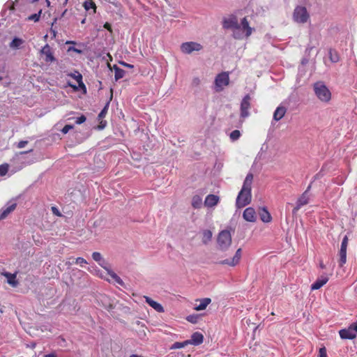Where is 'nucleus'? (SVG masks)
<instances>
[{
	"mask_svg": "<svg viewBox=\"0 0 357 357\" xmlns=\"http://www.w3.org/2000/svg\"><path fill=\"white\" fill-rule=\"evenodd\" d=\"M339 255V266L342 267L347 261V250H340Z\"/></svg>",
	"mask_w": 357,
	"mask_h": 357,
	"instance_id": "bb28decb",
	"label": "nucleus"
},
{
	"mask_svg": "<svg viewBox=\"0 0 357 357\" xmlns=\"http://www.w3.org/2000/svg\"><path fill=\"white\" fill-rule=\"evenodd\" d=\"M28 144L27 141H20L17 144V148L22 149Z\"/></svg>",
	"mask_w": 357,
	"mask_h": 357,
	"instance_id": "c03bdc74",
	"label": "nucleus"
},
{
	"mask_svg": "<svg viewBox=\"0 0 357 357\" xmlns=\"http://www.w3.org/2000/svg\"><path fill=\"white\" fill-rule=\"evenodd\" d=\"M310 188H311V185H309L304 192H307V194H309Z\"/></svg>",
	"mask_w": 357,
	"mask_h": 357,
	"instance_id": "6e6d98bb",
	"label": "nucleus"
},
{
	"mask_svg": "<svg viewBox=\"0 0 357 357\" xmlns=\"http://www.w3.org/2000/svg\"><path fill=\"white\" fill-rule=\"evenodd\" d=\"M46 1H47V6H50V2L48 0H47Z\"/></svg>",
	"mask_w": 357,
	"mask_h": 357,
	"instance_id": "bf43d9fd",
	"label": "nucleus"
},
{
	"mask_svg": "<svg viewBox=\"0 0 357 357\" xmlns=\"http://www.w3.org/2000/svg\"><path fill=\"white\" fill-rule=\"evenodd\" d=\"M86 117L84 115H81L79 117H77L75 122L77 124H81L86 121Z\"/></svg>",
	"mask_w": 357,
	"mask_h": 357,
	"instance_id": "37998d69",
	"label": "nucleus"
},
{
	"mask_svg": "<svg viewBox=\"0 0 357 357\" xmlns=\"http://www.w3.org/2000/svg\"><path fill=\"white\" fill-rule=\"evenodd\" d=\"M66 264H68V265H71V264H72V263H70V262H67V263H66Z\"/></svg>",
	"mask_w": 357,
	"mask_h": 357,
	"instance_id": "0e129e2a",
	"label": "nucleus"
},
{
	"mask_svg": "<svg viewBox=\"0 0 357 357\" xmlns=\"http://www.w3.org/2000/svg\"><path fill=\"white\" fill-rule=\"evenodd\" d=\"M71 76L77 82V83L79 84V86L80 87L85 88V86L82 82V76L81 74L77 73V75H73Z\"/></svg>",
	"mask_w": 357,
	"mask_h": 357,
	"instance_id": "7c9ffc66",
	"label": "nucleus"
},
{
	"mask_svg": "<svg viewBox=\"0 0 357 357\" xmlns=\"http://www.w3.org/2000/svg\"><path fill=\"white\" fill-rule=\"evenodd\" d=\"M17 207V203L10 201L7 206L1 208L0 211V220L7 218V216L15 210Z\"/></svg>",
	"mask_w": 357,
	"mask_h": 357,
	"instance_id": "f8f14e48",
	"label": "nucleus"
},
{
	"mask_svg": "<svg viewBox=\"0 0 357 357\" xmlns=\"http://www.w3.org/2000/svg\"><path fill=\"white\" fill-rule=\"evenodd\" d=\"M1 275H3L7 279V282L13 287H16L18 286L19 282L17 280V272L14 273H10L8 272H2Z\"/></svg>",
	"mask_w": 357,
	"mask_h": 357,
	"instance_id": "2eb2a0df",
	"label": "nucleus"
},
{
	"mask_svg": "<svg viewBox=\"0 0 357 357\" xmlns=\"http://www.w3.org/2000/svg\"><path fill=\"white\" fill-rule=\"evenodd\" d=\"M73 128V126L72 125H66L61 130V132L63 134H66L69 132L70 130Z\"/></svg>",
	"mask_w": 357,
	"mask_h": 357,
	"instance_id": "79ce46f5",
	"label": "nucleus"
},
{
	"mask_svg": "<svg viewBox=\"0 0 357 357\" xmlns=\"http://www.w3.org/2000/svg\"><path fill=\"white\" fill-rule=\"evenodd\" d=\"M251 97L249 94L244 96L241 103V116L246 118L250 115Z\"/></svg>",
	"mask_w": 357,
	"mask_h": 357,
	"instance_id": "1a4fd4ad",
	"label": "nucleus"
},
{
	"mask_svg": "<svg viewBox=\"0 0 357 357\" xmlns=\"http://www.w3.org/2000/svg\"><path fill=\"white\" fill-rule=\"evenodd\" d=\"M98 264L104 269H105L107 273L108 270H111L109 267L108 263L104 259H102V261H100V262H99Z\"/></svg>",
	"mask_w": 357,
	"mask_h": 357,
	"instance_id": "58836bf2",
	"label": "nucleus"
},
{
	"mask_svg": "<svg viewBox=\"0 0 357 357\" xmlns=\"http://www.w3.org/2000/svg\"><path fill=\"white\" fill-rule=\"evenodd\" d=\"M241 252H242L241 248H238L236 250V252L232 259H227L222 260L220 262V264L222 265H228L230 266H236L239 263L240 259L241 258Z\"/></svg>",
	"mask_w": 357,
	"mask_h": 357,
	"instance_id": "9d476101",
	"label": "nucleus"
},
{
	"mask_svg": "<svg viewBox=\"0 0 357 357\" xmlns=\"http://www.w3.org/2000/svg\"><path fill=\"white\" fill-rule=\"evenodd\" d=\"M65 13H66V10H64V12H63V15H63L65 14Z\"/></svg>",
	"mask_w": 357,
	"mask_h": 357,
	"instance_id": "69168bd1",
	"label": "nucleus"
},
{
	"mask_svg": "<svg viewBox=\"0 0 357 357\" xmlns=\"http://www.w3.org/2000/svg\"><path fill=\"white\" fill-rule=\"evenodd\" d=\"M287 112V109L284 106H279L276 108L273 113V120L278 121L282 119Z\"/></svg>",
	"mask_w": 357,
	"mask_h": 357,
	"instance_id": "6ab92c4d",
	"label": "nucleus"
},
{
	"mask_svg": "<svg viewBox=\"0 0 357 357\" xmlns=\"http://www.w3.org/2000/svg\"><path fill=\"white\" fill-rule=\"evenodd\" d=\"M68 43H74V42H73V41H70V42H66V44H68Z\"/></svg>",
	"mask_w": 357,
	"mask_h": 357,
	"instance_id": "680f3d73",
	"label": "nucleus"
},
{
	"mask_svg": "<svg viewBox=\"0 0 357 357\" xmlns=\"http://www.w3.org/2000/svg\"><path fill=\"white\" fill-rule=\"evenodd\" d=\"M187 341L189 342V344L197 346L203 342L204 336L202 333L195 332L191 335V339L188 340Z\"/></svg>",
	"mask_w": 357,
	"mask_h": 357,
	"instance_id": "f3484780",
	"label": "nucleus"
},
{
	"mask_svg": "<svg viewBox=\"0 0 357 357\" xmlns=\"http://www.w3.org/2000/svg\"><path fill=\"white\" fill-rule=\"evenodd\" d=\"M229 84V76L227 72L218 74L214 81V89L216 92L222 91Z\"/></svg>",
	"mask_w": 357,
	"mask_h": 357,
	"instance_id": "39448f33",
	"label": "nucleus"
},
{
	"mask_svg": "<svg viewBox=\"0 0 357 357\" xmlns=\"http://www.w3.org/2000/svg\"><path fill=\"white\" fill-rule=\"evenodd\" d=\"M144 298H145L146 302L151 307H153L155 311H157L158 312H163L165 311L164 307L159 303L153 301V299H151V298H149L148 296H144Z\"/></svg>",
	"mask_w": 357,
	"mask_h": 357,
	"instance_id": "aec40b11",
	"label": "nucleus"
},
{
	"mask_svg": "<svg viewBox=\"0 0 357 357\" xmlns=\"http://www.w3.org/2000/svg\"><path fill=\"white\" fill-rule=\"evenodd\" d=\"M31 151H32V149L29 151V152H31ZM28 153V151L22 152V153Z\"/></svg>",
	"mask_w": 357,
	"mask_h": 357,
	"instance_id": "13d9d810",
	"label": "nucleus"
},
{
	"mask_svg": "<svg viewBox=\"0 0 357 357\" xmlns=\"http://www.w3.org/2000/svg\"><path fill=\"white\" fill-rule=\"evenodd\" d=\"M2 79V78L0 77V81Z\"/></svg>",
	"mask_w": 357,
	"mask_h": 357,
	"instance_id": "338daca9",
	"label": "nucleus"
},
{
	"mask_svg": "<svg viewBox=\"0 0 357 357\" xmlns=\"http://www.w3.org/2000/svg\"><path fill=\"white\" fill-rule=\"evenodd\" d=\"M240 137L241 132L238 130H233L229 135V137L231 141H236Z\"/></svg>",
	"mask_w": 357,
	"mask_h": 357,
	"instance_id": "c756f323",
	"label": "nucleus"
},
{
	"mask_svg": "<svg viewBox=\"0 0 357 357\" xmlns=\"http://www.w3.org/2000/svg\"><path fill=\"white\" fill-rule=\"evenodd\" d=\"M8 171V165L7 164L0 165V176H4Z\"/></svg>",
	"mask_w": 357,
	"mask_h": 357,
	"instance_id": "e433bc0d",
	"label": "nucleus"
},
{
	"mask_svg": "<svg viewBox=\"0 0 357 357\" xmlns=\"http://www.w3.org/2000/svg\"><path fill=\"white\" fill-rule=\"evenodd\" d=\"M328 281V278L326 275H322L318 278L312 285V290H317L323 287Z\"/></svg>",
	"mask_w": 357,
	"mask_h": 357,
	"instance_id": "a211bd4d",
	"label": "nucleus"
},
{
	"mask_svg": "<svg viewBox=\"0 0 357 357\" xmlns=\"http://www.w3.org/2000/svg\"><path fill=\"white\" fill-rule=\"evenodd\" d=\"M202 205V199L199 195H195L192 199V206L195 208H199Z\"/></svg>",
	"mask_w": 357,
	"mask_h": 357,
	"instance_id": "5701e85b",
	"label": "nucleus"
},
{
	"mask_svg": "<svg viewBox=\"0 0 357 357\" xmlns=\"http://www.w3.org/2000/svg\"><path fill=\"white\" fill-rule=\"evenodd\" d=\"M107 107L105 106L104 109L100 112L98 114L99 118H103L105 116V114L107 113Z\"/></svg>",
	"mask_w": 357,
	"mask_h": 357,
	"instance_id": "a18cd8bd",
	"label": "nucleus"
},
{
	"mask_svg": "<svg viewBox=\"0 0 357 357\" xmlns=\"http://www.w3.org/2000/svg\"><path fill=\"white\" fill-rule=\"evenodd\" d=\"M41 13H42V10H40L38 13L33 14V15H30L28 17L29 20H33L34 22H38L40 19Z\"/></svg>",
	"mask_w": 357,
	"mask_h": 357,
	"instance_id": "c9c22d12",
	"label": "nucleus"
},
{
	"mask_svg": "<svg viewBox=\"0 0 357 357\" xmlns=\"http://www.w3.org/2000/svg\"><path fill=\"white\" fill-rule=\"evenodd\" d=\"M252 181L253 174L252 173L248 174L236 198V206L237 208H243L250 203L252 199L251 189Z\"/></svg>",
	"mask_w": 357,
	"mask_h": 357,
	"instance_id": "f257e3e1",
	"label": "nucleus"
},
{
	"mask_svg": "<svg viewBox=\"0 0 357 357\" xmlns=\"http://www.w3.org/2000/svg\"><path fill=\"white\" fill-rule=\"evenodd\" d=\"M260 218L264 222H269L271 221V216L269 212L264 208L262 212L260 213Z\"/></svg>",
	"mask_w": 357,
	"mask_h": 357,
	"instance_id": "393cba45",
	"label": "nucleus"
},
{
	"mask_svg": "<svg viewBox=\"0 0 357 357\" xmlns=\"http://www.w3.org/2000/svg\"><path fill=\"white\" fill-rule=\"evenodd\" d=\"M140 335H141L142 337H144L146 336V332H145V331L144 329L142 330Z\"/></svg>",
	"mask_w": 357,
	"mask_h": 357,
	"instance_id": "5fc2aeb1",
	"label": "nucleus"
},
{
	"mask_svg": "<svg viewBox=\"0 0 357 357\" xmlns=\"http://www.w3.org/2000/svg\"><path fill=\"white\" fill-rule=\"evenodd\" d=\"M310 200V194L307 192H303L301 197L297 199L295 207L294 208L292 212L293 213H296L298 210L303 206L307 204Z\"/></svg>",
	"mask_w": 357,
	"mask_h": 357,
	"instance_id": "9b49d317",
	"label": "nucleus"
},
{
	"mask_svg": "<svg viewBox=\"0 0 357 357\" xmlns=\"http://www.w3.org/2000/svg\"><path fill=\"white\" fill-rule=\"evenodd\" d=\"M114 73H115L114 77L116 81L124 77L125 73H126L125 70L119 68L116 65L114 66Z\"/></svg>",
	"mask_w": 357,
	"mask_h": 357,
	"instance_id": "b1692460",
	"label": "nucleus"
},
{
	"mask_svg": "<svg viewBox=\"0 0 357 357\" xmlns=\"http://www.w3.org/2000/svg\"><path fill=\"white\" fill-rule=\"evenodd\" d=\"M329 55H330V59L332 62L335 63V62L338 61L339 58L335 52H333L332 50H330Z\"/></svg>",
	"mask_w": 357,
	"mask_h": 357,
	"instance_id": "f704fd0d",
	"label": "nucleus"
},
{
	"mask_svg": "<svg viewBox=\"0 0 357 357\" xmlns=\"http://www.w3.org/2000/svg\"><path fill=\"white\" fill-rule=\"evenodd\" d=\"M40 53L43 54L45 57V61L47 63H52L56 59L53 55L52 49L48 44H46L40 50Z\"/></svg>",
	"mask_w": 357,
	"mask_h": 357,
	"instance_id": "ddd939ff",
	"label": "nucleus"
},
{
	"mask_svg": "<svg viewBox=\"0 0 357 357\" xmlns=\"http://www.w3.org/2000/svg\"><path fill=\"white\" fill-rule=\"evenodd\" d=\"M23 43V40L18 38H15L10 43V47L13 49L19 48Z\"/></svg>",
	"mask_w": 357,
	"mask_h": 357,
	"instance_id": "cd10ccee",
	"label": "nucleus"
},
{
	"mask_svg": "<svg viewBox=\"0 0 357 357\" xmlns=\"http://www.w3.org/2000/svg\"><path fill=\"white\" fill-rule=\"evenodd\" d=\"M44 357H56V355L54 353H51V354L45 355Z\"/></svg>",
	"mask_w": 357,
	"mask_h": 357,
	"instance_id": "603ef678",
	"label": "nucleus"
},
{
	"mask_svg": "<svg viewBox=\"0 0 357 357\" xmlns=\"http://www.w3.org/2000/svg\"><path fill=\"white\" fill-rule=\"evenodd\" d=\"M83 6H84V7L86 10H89L91 8H93L95 10L96 8L95 3L91 1H86L84 3Z\"/></svg>",
	"mask_w": 357,
	"mask_h": 357,
	"instance_id": "2f4dec72",
	"label": "nucleus"
},
{
	"mask_svg": "<svg viewBox=\"0 0 357 357\" xmlns=\"http://www.w3.org/2000/svg\"><path fill=\"white\" fill-rule=\"evenodd\" d=\"M222 27L225 29L236 30L238 28V20L234 14L229 15L222 19Z\"/></svg>",
	"mask_w": 357,
	"mask_h": 357,
	"instance_id": "0eeeda50",
	"label": "nucleus"
},
{
	"mask_svg": "<svg viewBox=\"0 0 357 357\" xmlns=\"http://www.w3.org/2000/svg\"><path fill=\"white\" fill-rule=\"evenodd\" d=\"M52 211L54 214H55V215H56L58 216H61V213H60L59 211L55 206L52 207Z\"/></svg>",
	"mask_w": 357,
	"mask_h": 357,
	"instance_id": "49530a36",
	"label": "nucleus"
},
{
	"mask_svg": "<svg viewBox=\"0 0 357 357\" xmlns=\"http://www.w3.org/2000/svg\"><path fill=\"white\" fill-rule=\"evenodd\" d=\"M68 51H73V52H77V53H81L82 52L81 50H78V49H77L75 47H70L68 49Z\"/></svg>",
	"mask_w": 357,
	"mask_h": 357,
	"instance_id": "09e8293b",
	"label": "nucleus"
},
{
	"mask_svg": "<svg viewBox=\"0 0 357 357\" xmlns=\"http://www.w3.org/2000/svg\"><path fill=\"white\" fill-rule=\"evenodd\" d=\"M202 235V242L204 245L208 244L211 240L213 236V232L209 229H204L201 232Z\"/></svg>",
	"mask_w": 357,
	"mask_h": 357,
	"instance_id": "412c9836",
	"label": "nucleus"
},
{
	"mask_svg": "<svg viewBox=\"0 0 357 357\" xmlns=\"http://www.w3.org/2000/svg\"><path fill=\"white\" fill-rule=\"evenodd\" d=\"M121 64L123 65L124 66H126V67L130 68H133L132 65L129 64V63H126L125 62H122Z\"/></svg>",
	"mask_w": 357,
	"mask_h": 357,
	"instance_id": "3c124183",
	"label": "nucleus"
},
{
	"mask_svg": "<svg viewBox=\"0 0 357 357\" xmlns=\"http://www.w3.org/2000/svg\"><path fill=\"white\" fill-rule=\"evenodd\" d=\"M92 258L94 261H97L98 263L100 262V261H102V255L98 252H94L92 254Z\"/></svg>",
	"mask_w": 357,
	"mask_h": 357,
	"instance_id": "473e14b6",
	"label": "nucleus"
},
{
	"mask_svg": "<svg viewBox=\"0 0 357 357\" xmlns=\"http://www.w3.org/2000/svg\"><path fill=\"white\" fill-rule=\"evenodd\" d=\"M231 244V234L229 230L221 231L217 237L218 249L226 251Z\"/></svg>",
	"mask_w": 357,
	"mask_h": 357,
	"instance_id": "20e7f679",
	"label": "nucleus"
},
{
	"mask_svg": "<svg viewBox=\"0 0 357 357\" xmlns=\"http://www.w3.org/2000/svg\"><path fill=\"white\" fill-rule=\"evenodd\" d=\"M319 357H328L326 354V349L324 347L319 349Z\"/></svg>",
	"mask_w": 357,
	"mask_h": 357,
	"instance_id": "a19ab883",
	"label": "nucleus"
},
{
	"mask_svg": "<svg viewBox=\"0 0 357 357\" xmlns=\"http://www.w3.org/2000/svg\"><path fill=\"white\" fill-rule=\"evenodd\" d=\"M187 320L188 321L191 322V323H195L196 322L195 319L193 317H192V316L188 317Z\"/></svg>",
	"mask_w": 357,
	"mask_h": 357,
	"instance_id": "de8ad7c7",
	"label": "nucleus"
},
{
	"mask_svg": "<svg viewBox=\"0 0 357 357\" xmlns=\"http://www.w3.org/2000/svg\"><path fill=\"white\" fill-rule=\"evenodd\" d=\"M243 217L248 222H255L257 220L256 212L252 207H248L245 209Z\"/></svg>",
	"mask_w": 357,
	"mask_h": 357,
	"instance_id": "4468645a",
	"label": "nucleus"
},
{
	"mask_svg": "<svg viewBox=\"0 0 357 357\" xmlns=\"http://www.w3.org/2000/svg\"><path fill=\"white\" fill-rule=\"evenodd\" d=\"M220 201V197L218 195H208L206 196L205 201H204V205L206 207L212 208L215 206Z\"/></svg>",
	"mask_w": 357,
	"mask_h": 357,
	"instance_id": "dca6fc26",
	"label": "nucleus"
},
{
	"mask_svg": "<svg viewBox=\"0 0 357 357\" xmlns=\"http://www.w3.org/2000/svg\"><path fill=\"white\" fill-rule=\"evenodd\" d=\"M104 27H105V29H107V30L110 31H112L111 25H110V24H109L108 22H106V23L104 24Z\"/></svg>",
	"mask_w": 357,
	"mask_h": 357,
	"instance_id": "8fccbe9b",
	"label": "nucleus"
},
{
	"mask_svg": "<svg viewBox=\"0 0 357 357\" xmlns=\"http://www.w3.org/2000/svg\"><path fill=\"white\" fill-rule=\"evenodd\" d=\"M199 304L196 305L194 309L197 311L204 310L211 303V299L209 298H204L199 300Z\"/></svg>",
	"mask_w": 357,
	"mask_h": 357,
	"instance_id": "4be33fe9",
	"label": "nucleus"
},
{
	"mask_svg": "<svg viewBox=\"0 0 357 357\" xmlns=\"http://www.w3.org/2000/svg\"><path fill=\"white\" fill-rule=\"evenodd\" d=\"M203 49L200 43L196 42H185L181 44V50L183 53L190 54L193 52H199Z\"/></svg>",
	"mask_w": 357,
	"mask_h": 357,
	"instance_id": "6e6552de",
	"label": "nucleus"
},
{
	"mask_svg": "<svg viewBox=\"0 0 357 357\" xmlns=\"http://www.w3.org/2000/svg\"><path fill=\"white\" fill-rule=\"evenodd\" d=\"M85 20H85V19H84V20L82 21V24L85 23Z\"/></svg>",
	"mask_w": 357,
	"mask_h": 357,
	"instance_id": "052dcab7",
	"label": "nucleus"
},
{
	"mask_svg": "<svg viewBox=\"0 0 357 357\" xmlns=\"http://www.w3.org/2000/svg\"><path fill=\"white\" fill-rule=\"evenodd\" d=\"M36 346V342H31L29 345H28V347H31V349H34Z\"/></svg>",
	"mask_w": 357,
	"mask_h": 357,
	"instance_id": "864d4df0",
	"label": "nucleus"
},
{
	"mask_svg": "<svg viewBox=\"0 0 357 357\" xmlns=\"http://www.w3.org/2000/svg\"><path fill=\"white\" fill-rule=\"evenodd\" d=\"M188 344H189V342H188L187 340L182 342H176L172 345L171 349H181Z\"/></svg>",
	"mask_w": 357,
	"mask_h": 357,
	"instance_id": "c85d7f7f",
	"label": "nucleus"
},
{
	"mask_svg": "<svg viewBox=\"0 0 357 357\" xmlns=\"http://www.w3.org/2000/svg\"><path fill=\"white\" fill-rule=\"evenodd\" d=\"M75 264H79L80 266L83 267L85 264H87V261L82 257H77L75 259Z\"/></svg>",
	"mask_w": 357,
	"mask_h": 357,
	"instance_id": "4c0bfd02",
	"label": "nucleus"
},
{
	"mask_svg": "<svg viewBox=\"0 0 357 357\" xmlns=\"http://www.w3.org/2000/svg\"><path fill=\"white\" fill-rule=\"evenodd\" d=\"M68 0H65V1H64V3H64V4H66V3H67V2H68Z\"/></svg>",
	"mask_w": 357,
	"mask_h": 357,
	"instance_id": "e2e57ef3",
	"label": "nucleus"
},
{
	"mask_svg": "<svg viewBox=\"0 0 357 357\" xmlns=\"http://www.w3.org/2000/svg\"><path fill=\"white\" fill-rule=\"evenodd\" d=\"M313 91L317 98L323 103H328L332 94L328 86L323 82H317L313 84Z\"/></svg>",
	"mask_w": 357,
	"mask_h": 357,
	"instance_id": "f03ea898",
	"label": "nucleus"
},
{
	"mask_svg": "<svg viewBox=\"0 0 357 357\" xmlns=\"http://www.w3.org/2000/svg\"><path fill=\"white\" fill-rule=\"evenodd\" d=\"M201 84V79L198 77H195L192 80V85L193 86H198Z\"/></svg>",
	"mask_w": 357,
	"mask_h": 357,
	"instance_id": "ea45409f",
	"label": "nucleus"
},
{
	"mask_svg": "<svg viewBox=\"0 0 357 357\" xmlns=\"http://www.w3.org/2000/svg\"><path fill=\"white\" fill-rule=\"evenodd\" d=\"M254 31L255 29L250 26L248 18L244 17L241 20V24H238V28L236 30H234L232 36L237 40H241L244 38H248Z\"/></svg>",
	"mask_w": 357,
	"mask_h": 357,
	"instance_id": "7ed1b4c3",
	"label": "nucleus"
},
{
	"mask_svg": "<svg viewBox=\"0 0 357 357\" xmlns=\"http://www.w3.org/2000/svg\"><path fill=\"white\" fill-rule=\"evenodd\" d=\"M320 267H321V268H325V265H324L323 263H321V264H320Z\"/></svg>",
	"mask_w": 357,
	"mask_h": 357,
	"instance_id": "4d7b16f0",
	"label": "nucleus"
},
{
	"mask_svg": "<svg viewBox=\"0 0 357 357\" xmlns=\"http://www.w3.org/2000/svg\"><path fill=\"white\" fill-rule=\"evenodd\" d=\"M113 280H114V281L121 285V286H123L124 285V282L120 278V277H119L114 271H112V270H108V273H107Z\"/></svg>",
	"mask_w": 357,
	"mask_h": 357,
	"instance_id": "a878e982",
	"label": "nucleus"
},
{
	"mask_svg": "<svg viewBox=\"0 0 357 357\" xmlns=\"http://www.w3.org/2000/svg\"><path fill=\"white\" fill-rule=\"evenodd\" d=\"M294 20L298 23H305L309 19V14L306 8L303 6H297L294 11Z\"/></svg>",
	"mask_w": 357,
	"mask_h": 357,
	"instance_id": "423d86ee",
	"label": "nucleus"
},
{
	"mask_svg": "<svg viewBox=\"0 0 357 357\" xmlns=\"http://www.w3.org/2000/svg\"><path fill=\"white\" fill-rule=\"evenodd\" d=\"M348 241H349V239H348L347 236H345L343 238V239H342L340 250H347V245H348Z\"/></svg>",
	"mask_w": 357,
	"mask_h": 357,
	"instance_id": "72a5a7b5",
	"label": "nucleus"
}]
</instances>
